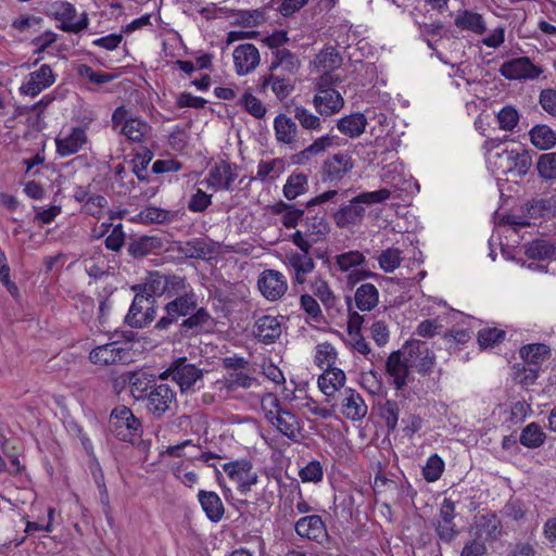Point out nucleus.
I'll return each instance as SVG.
<instances>
[{
    "label": "nucleus",
    "instance_id": "obj_1",
    "mask_svg": "<svg viewBox=\"0 0 556 556\" xmlns=\"http://www.w3.org/2000/svg\"><path fill=\"white\" fill-rule=\"evenodd\" d=\"M164 315L156 321V330H168L178 325L181 338H193L204 332L211 321V315L203 306H199L194 291L178 295L164 306Z\"/></svg>",
    "mask_w": 556,
    "mask_h": 556
},
{
    "label": "nucleus",
    "instance_id": "obj_2",
    "mask_svg": "<svg viewBox=\"0 0 556 556\" xmlns=\"http://www.w3.org/2000/svg\"><path fill=\"white\" fill-rule=\"evenodd\" d=\"M490 168L494 175H511L525 177L532 167L531 152L527 149H504L489 155Z\"/></svg>",
    "mask_w": 556,
    "mask_h": 556
},
{
    "label": "nucleus",
    "instance_id": "obj_3",
    "mask_svg": "<svg viewBox=\"0 0 556 556\" xmlns=\"http://www.w3.org/2000/svg\"><path fill=\"white\" fill-rule=\"evenodd\" d=\"M338 83H341V78L337 74H321L315 80L316 94L313 103L316 111L323 116H331L344 105L343 97L334 89V85Z\"/></svg>",
    "mask_w": 556,
    "mask_h": 556
},
{
    "label": "nucleus",
    "instance_id": "obj_4",
    "mask_svg": "<svg viewBox=\"0 0 556 556\" xmlns=\"http://www.w3.org/2000/svg\"><path fill=\"white\" fill-rule=\"evenodd\" d=\"M336 195H338V190H327L305 202L303 207H296L294 204L280 200L269 206V210L274 215L280 216V222L286 228L291 229L295 228L300 222H304L306 210L311 212L313 206L324 204Z\"/></svg>",
    "mask_w": 556,
    "mask_h": 556
},
{
    "label": "nucleus",
    "instance_id": "obj_5",
    "mask_svg": "<svg viewBox=\"0 0 556 556\" xmlns=\"http://www.w3.org/2000/svg\"><path fill=\"white\" fill-rule=\"evenodd\" d=\"M46 14L60 22L58 26L61 30L66 33L78 34L88 28L89 18L86 12L81 13L77 18V11L68 1L55 0L48 4Z\"/></svg>",
    "mask_w": 556,
    "mask_h": 556
},
{
    "label": "nucleus",
    "instance_id": "obj_6",
    "mask_svg": "<svg viewBox=\"0 0 556 556\" xmlns=\"http://www.w3.org/2000/svg\"><path fill=\"white\" fill-rule=\"evenodd\" d=\"M109 428L117 439L124 442H134L142 432L141 421L125 405H118L111 412Z\"/></svg>",
    "mask_w": 556,
    "mask_h": 556
},
{
    "label": "nucleus",
    "instance_id": "obj_7",
    "mask_svg": "<svg viewBox=\"0 0 556 556\" xmlns=\"http://www.w3.org/2000/svg\"><path fill=\"white\" fill-rule=\"evenodd\" d=\"M291 240L301 252H290L286 255V264L289 268L294 271V281L299 285H303L306 281V277L315 268V262L309 256L312 249L308 241H305L300 232H294L291 236Z\"/></svg>",
    "mask_w": 556,
    "mask_h": 556
},
{
    "label": "nucleus",
    "instance_id": "obj_8",
    "mask_svg": "<svg viewBox=\"0 0 556 556\" xmlns=\"http://www.w3.org/2000/svg\"><path fill=\"white\" fill-rule=\"evenodd\" d=\"M179 386L181 392H187L192 389L198 381L203 378V370L188 362L187 357H179L175 359L170 366L160 375V380H165L167 377Z\"/></svg>",
    "mask_w": 556,
    "mask_h": 556
},
{
    "label": "nucleus",
    "instance_id": "obj_9",
    "mask_svg": "<svg viewBox=\"0 0 556 556\" xmlns=\"http://www.w3.org/2000/svg\"><path fill=\"white\" fill-rule=\"evenodd\" d=\"M93 365L111 366L131 362V350L126 343L113 341L93 348L88 356Z\"/></svg>",
    "mask_w": 556,
    "mask_h": 556
},
{
    "label": "nucleus",
    "instance_id": "obj_10",
    "mask_svg": "<svg viewBox=\"0 0 556 556\" xmlns=\"http://www.w3.org/2000/svg\"><path fill=\"white\" fill-rule=\"evenodd\" d=\"M402 353L406 356L408 366L417 369L421 375H428L435 363V355L425 341L412 340L402 346Z\"/></svg>",
    "mask_w": 556,
    "mask_h": 556
},
{
    "label": "nucleus",
    "instance_id": "obj_11",
    "mask_svg": "<svg viewBox=\"0 0 556 556\" xmlns=\"http://www.w3.org/2000/svg\"><path fill=\"white\" fill-rule=\"evenodd\" d=\"M176 405V392L165 382H154L149 388L147 394V409L156 418H161L164 414Z\"/></svg>",
    "mask_w": 556,
    "mask_h": 556
},
{
    "label": "nucleus",
    "instance_id": "obj_12",
    "mask_svg": "<svg viewBox=\"0 0 556 556\" xmlns=\"http://www.w3.org/2000/svg\"><path fill=\"white\" fill-rule=\"evenodd\" d=\"M354 162L345 152H338L324 160L320 167V179L332 186H338L341 180L353 169Z\"/></svg>",
    "mask_w": 556,
    "mask_h": 556
},
{
    "label": "nucleus",
    "instance_id": "obj_13",
    "mask_svg": "<svg viewBox=\"0 0 556 556\" xmlns=\"http://www.w3.org/2000/svg\"><path fill=\"white\" fill-rule=\"evenodd\" d=\"M336 265L343 273H349L346 276V283L350 287H354L357 282L370 278L377 277L376 273L364 270V269H355L357 266L363 265L366 262L365 255L357 251H349L336 256Z\"/></svg>",
    "mask_w": 556,
    "mask_h": 556
},
{
    "label": "nucleus",
    "instance_id": "obj_14",
    "mask_svg": "<svg viewBox=\"0 0 556 556\" xmlns=\"http://www.w3.org/2000/svg\"><path fill=\"white\" fill-rule=\"evenodd\" d=\"M498 72L509 80H533L543 73V68L528 56H519L504 62Z\"/></svg>",
    "mask_w": 556,
    "mask_h": 556
},
{
    "label": "nucleus",
    "instance_id": "obj_15",
    "mask_svg": "<svg viewBox=\"0 0 556 556\" xmlns=\"http://www.w3.org/2000/svg\"><path fill=\"white\" fill-rule=\"evenodd\" d=\"M223 470L230 480L238 484L242 494L251 491V488L258 481L257 473L253 470V464L248 459H239L223 465Z\"/></svg>",
    "mask_w": 556,
    "mask_h": 556
},
{
    "label": "nucleus",
    "instance_id": "obj_16",
    "mask_svg": "<svg viewBox=\"0 0 556 556\" xmlns=\"http://www.w3.org/2000/svg\"><path fill=\"white\" fill-rule=\"evenodd\" d=\"M454 518L455 504L452 500L444 498L440 507L439 516L431 521V525L438 538L445 543L452 542L458 534Z\"/></svg>",
    "mask_w": 556,
    "mask_h": 556
},
{
    "label": "nucleus",
    "instance_id": "obj_17",
    "mask_svg": "<svg viewBox=\"0 0 556 556\" xmlns=\"http://www.w3.org/2000/svg\"><path fill=\"white\" fill-rule=\"evenodd\" d=\"M257 287L266 300L277 301L287 292L288 282L280 271L275 269H265L258 276Z\"/></svg>",
    "mask_w": 556,
    "mask_h": 556
},
{
    "label": "nucleus",
    "instance_id": "obj_18",
    "mask_svg": "<svg viewBox=\"0 0 556 556\" xmlns=\"http://www.w3.org/2000/svg\"><path fill=\"white\" fill-rule=\"evenodd\" d=\"M295 533L309 541L323 544L329 538L326 525L319 515L300 518L294 525Z\"/></svg>",
    "mask_w": 556,
    "mask_h": 556
},
{
    "label": "nucleus",
    "instance_id": "obj_19",
    "mask_svg": "<svg viewBox=\"0 0 556 556\" xmlns=\"http://www.w3.org/2000/svg\"><path fill=\"white\" fill-rule=\"evenodd\" d=\"M302 226L303 230H296L295 232H300L303 239L309 242L311 247H313L314 243L326 240L330 231V225L324 212H318L314 215H309L308 213Z\"/></svg>",
    "mask_w": 556,
    "mask_h": 556
},
{
    "label": "nucleus",
    "instance_id": "obj_20",
    "mask_svg": "<svg viewBox=\"0 0 556 556\" xmlns=\"http://www.w3.org/2000/svg\"><path fill=\"white\" fill-rule=\"evenodd\" d=\"M54 75L48 64H42L38 71L31 72L28 79L22 84L20 91L22 94L36 97L43 89L54 83Z\"/></svg>",
    "mask_w": 556,
    "mask_h": 556
},
{
    "label": "nucleus",
    "instance_id": "obj_21",
    "mask_svg": "<svg viewBox=\"0 0 556 556\" xmlns=\"http://www.w3.org/2000/svg\"><path fill=\"white\" fill-rule=\"evenodd\" d=\"M386 370L393 379V384L396 390H402L407 384L410 367L406 361V356L402 353V349L393 351L387 362Z\"/></svg>",
    "mask_w": 556,
    "mask_h": 556
},
{
    "label": "nucleus",
    "instance_id": "obj_22",
    "mask_svg": "<svg viewBox=\"0 0 556 556\" xmlns=\"http://www.w3.org/2000/svg\"><path fill=\"white\" fill-rule=\"evenodd\" d=\"M237 177L236 165L227 161H219L210 169L208 182L217 190H229Z\"/></svg>",
    "mask_w": 556,
    "mask_h": 556
},
{
    "label": "nucleus",
    "instance_id": "obj_23",
    "mask_svg": "<svg viewBox=\"0 0 556 556\" xmlns=\"http://www.w3.org/2000/svg\"><path fill=\"white\" fill-rule=\"evenodd\" d=\"M365 215V207L358 195L354 197L348 204L342 205L333 214V220L339 228H345L350 225H357Z\"/></svg>",
    "mask_w": 556,
    "mask_h": 556
},
{
    "label": "nucleus",
    "instance_id": "obj_24",
    "mask_svg": "<svg viewBox=\"0 0 556 556\" xmlns=\"http://www.w3.org/2000/svg\"><path fill=\"white\" fill-rule=\"evenodd\" d=\"M237 74L242 76L253 71L260 63V53L252 43L238 46L233 51Z\"/></svg>",
    "mask_w": 556,
    "mask_h": 556
},
{
    "label": "nucleus",
    "instance_id": "obj_25",
    "mask_svg": "<svg viewBox=\"0 0 556 556\" xmlns=\"http://www.w3.org/2000/svg\"><path fill=\"white\" fill-rule=\"evenodd\" d=\"M87 141L88 137L85 129L74 127L68 135L64 137L59 136L55 139L56 152L61 156H70L80 151Z\"/></svg>",
    "mask_w": 556,
    "mask_h": 556
},
{
    "label": "nucleus",
    "instance_id": "obj_26",
    "mask_svg": "<svg viewBox=\"0 0 556 556\" xmlns=\"http://www.w3.org/2000/svg\"><path fill=\"white\" fill-rule=\"evenodd\" d=\"M253 333L258 341L271 344L281 336V324L275 316L263 315L256 319Z\"/></svg>",
    "mask_w": 556,
    "mask_h": 556
},
{
    "label": "nucleus",
    "instance_id": "obj_27",
    "mask_svg": "<svg viewBox=\"0 0 556 556\" xmlns=\"http://www.w3.org/2000/svg\"><path fill=\"white\" fill-rule=\"evenodd\" d=\"M342 414L345 418L358 421L367 414V405L362 395L353 389L344 390V399L342 400Z\"/></svg>",
    "mask_w": 556,
    "mask_h": 556
},
{
    "label": "nucleus",
    "instance_id": "obj_28",
    "mask_svg": "<svg viewBox=\"0 0 556 556\" xmlns=\"http://www.w3.org/2000/svg\"><path fill=\"white\" fill-rule=\"evenodd\" d=\"M268 422L289 440L293 442L299 441L301 428L300 421L298 417L290 410L285 408L281 413L277 414L271 421Z\"/></svg>",
    "mask_w": 556,
    "mask_h": 556
},
{
    "label": "nucleus",
    "instance_id": "obj_29",
    "mask_svg": "<svg viewBox=\"0 0 556 556\" xmlns=\"http://www.w3.org/2000/svg\"><path fill=\"white\" fill-rule=\"evenodd\" d=\"M345 380L346 377L342 369L337 367L325 368L318 377V387L327 397H330L344 386Z\"/></svg>",
    "mask_w": 556,
    "mask_h": 556
},
{
    "label": "nucleus",
    "instance_id": "obj_30",
    "mask_svg": "<svg viewBox=\"0 0 556 556\" xmlns=\"http://www.w3.org/2000/svg\"><path fill=\"white\" fill-rule=\"evenodd\" d=\"M198 500L208 520L212 522L222 520L225 508L220 497L215 492L201 490Z\"/></svg>",
    "mask_w": 556,
    "mask_h": 556
},
{
    "label": "nucleus",
    "instance_id": "obj_31",
    "mask_svg": "<svg viewBox=\"0 0 556 556\" xmlns=\"http://www.w3.org/2000/svg\"><path fill=\"white\" fill-rule=\"evenodd\" d=\"M529 139L536 149L551 150L556 146V131L546 124H538L529 130Z\"/></svg>",
    "mask_w": 556,
    "mask_h": 556
},
{
    "label": "nucleus",
    "instance_id": "obj_32",
    "mask_svg": "<svg viewBox=\"0 0 556 556\" xmlns=\"http://www.w3.org/2000/svg\"><path fill=\"white\" fill-rule=\"evenodd\" d=\"M342 64V58L333 47H327L316 54L313 65L317 72L323 74H333V71Z\"/></svg>",
    "mask_w": 556,
    "mask_h": 556
},
{
    "label": "nucleus",
    "instance_id": "obj_33",
    "mask_svg": "<svg viewBox=\"0 0 556 556\" xmlns=\"http://www.w3.org/2000/svg\"><path fill=\"white\" fill-rule=\"evenodd\" d=\"M356 307L362 312L372 311L379 303V291L372 283L361 285L354 294Z\"/></svg>",
    "mask_w": 556,
    "mask_h": 556
},
{
    "label": "nucleus",
    "instance_id": "obj_34",
    "mask_svg": "<svg viewBox=\"0 0 556 556\" xmlns=\"http://www.w3.org/2000/svg\"><path fill=\"white\" fill-rule=\"evenodd\" d=\"M274 129L277 141L285 144H292L296 141L298 126L291 117L279 114L274 121Z\"/></svg>",
    "mask_w": 556,
    "mask_h": 556
},
{
    "label": "nucleus",
    "instance_id": "obj_35",
    "mask_svg": "<svg viewBox=\"0 0 556 556\" xmlns=\"http://www.w3.org/2000/svg\"><path fill=\"white\" fill-rule=\"evenodd\" d=\"M134 290H141L149 301L155 296H162L166 292L165 275L160 271H151L146 278L143 285L134 287Z\"/></svg>",
    "mask_w": 556,
    "mask_h": 556
},
{
    "label": "nucleus",
    "instance_id": "obj_36",
    "mask_svg": "<svg viewBox=\"0 0 556 556\" xmlns=\"http://www.w3.org/2000/svg\"><path fill=\"white\" fill-rule=\"evenodd\" d=\"M367 119L362 113H353L340 118L337 127L341 134L351 138L359 137L366 129Z\"/></svg>",
    "mask_w": 556,
    "mask_h": 556
},
{
    "label": "nucleus",
    "instance_id": "obj_37",
    "mask_svg": "<svg viewBox=\"0 0 556 556\" xmlns=\"http://www.w3.org/2000/svg\"><path fill=\"white\" fill-rule=\"evenodd\" d=\"M308 191V177L303 173H292L286 180L282 188L283 197L289 200H295L298 197Z\"/></svg>",
    "mask_w": 556,
    "mask_h": 556
},
{
    "label": "nucleus",
    "instance_id": "obj_38",
    "mask_svg": "<svg viewBox=\"0 0 556 556\" xmlns=\"http://www.w3.org/2000/svg\"><path fill=\"white\" fill-rule=\"evenodd\" d=\"M528 258L539 261H553L556 258V245L545 240H533L525 245Z\"/></svg>",
    "mask_w": 556,
    "mask_h": 556
},
{
    "label": "nucleus",
    "instance_id": "obj_39",
    "mask_svg": "<svg viewBox=\"0 0 556 556\" xmlns=\"http://www.w3.org/2000/svg\"><path fill=\"white\" fill-rule=\"evenodd\" d=\"M138 216L146 224H166L179 219V212L149 206L142 210Z\"/></svg>",
    "mask_w": 556,
    "mask_h": 556
},
{
    "label": "nucleus",
    "instance_id": "obj_40",
    "mask_svg": "<svg viewBox=\"0 0 556 556\" xmlns=\"http://www.w3.org/2000/svg\"><path fill=\"white\" fill-rule=\"evenodd\" d=\"M455 25L460 29L471 30L478 35L486 30L482 15L467 10L456 16Z\"/></svg>",
    "mask_w": 556,
    "mask_h": 556
},
{
    "label": "nucleus",
    "instance_id": "obj_41",
    "mask_svg": "<svg viewBox=\"0 0 556 556\" xmlns=\"http://www.w3.org/2000/svg\"><path fill=\"white\" fill-rule=\"evenodd\" d=\"M270 86L273 92L279 100L288 98L294 90V84L286 77L276 75L274 73L264 77L263 87Z\"/></svg>",
    "mask_w": 556,
    "mask_h": 556
},
{
    "label": "nucleus",
    "instance_id": "obj_42",
    "mask_svg": "<svg viewBox=\"0 0 556 556\" xmlns=\"http://www.w3.org/2000/svg\"><path fill=\"white\" fill-rule=\"evenodd\" d=\"M154 300L149 301L148 298H146L144 294H141L140 292H137L134 301L130 305V308L128 311V314L125 317L126 323L135 328H143L146 327L144 320H139L140 316H142L144 306L143 304H153Z\"/></svg>",
    "mask_w": 556,
    "mask_h": 556
},
{
    "label": "nucleus",
    "instance_id": "obj_43",
    "mask_svg": "<svg viewBox=\"0 0 556 556\" xmlns=\"http://www.w3.org/2000/svg\"><path fill=\"white\" fill-rule=\"evenodd\" d=\"M279 67L285 72L294 74L300 68V60L287 49L276 50L275 60L271 62L269 70L273 72Z\"/></svg>",
    "mask_w": 556,
    "mask_h": 556
},
{
    "label": "nucleus",
    "instance_id": "obj_44",
    "mask_svg": "<svg viewBox=\"0 0 556 556\" xmlns=\"http://www.w3.org/2000/svg\"><path fill=\"white\" fill-rule=\"evenodd\" d=\"M149 130L150 126L144 121L129 117V121H126V124L121 128V134L125 135L130 141L141 142Z\"/></svg>",
    "mask_w": 556,
    "mask_h": 556
},
{
    "label": "nucleus",
    "instance_id": "obj_45",
    "mask_svg": "<svg viewBox=\"0 0 556 556\" xmlns=\"http://www.w3.org/2000/svg\"><path fill=\"white\" fill-rule=\"evenodd\" d=\"M285 168L281 159H273L271 161H261L257 165L256 179L261 181L275 180Z\"/></svg>",
    "mask_w": 556,
    "mask_h": 556
},
{
    "label": "nucleus",
    "instance_id": "obj_46",
    "mask_svg": "<svg viewBox=\"0 0 556 556\" xmlns=\"http://www.w3.org/2000/svg\"><path fill=\"white\" fill-rule=\"evenodd\" d=\"M545 433L542 431L541 427L531 422L523 428L521 431L519 441L522 445L529 448H535L541 446L544 443Z\"/></svg>",
    "mask_w": 556,
    "mask_h": 556
},
{
    "label": "nucleus",
    "instance_id": "obj_47",
    "mask_svg": "<svg viewBox=\"0 0 556 556\" xmlns=\"http://www.w3.org/2000/svg\"><path fill=\"white\" fill-rule=\"evenodd\" d=\"M520 121L518 110L514 105L503 106L496 114V122L501 130L513 131Z\"/></svg>",
    "mask_w": 556,
    "mask_h": 556
},
{
    "label": "nucleus",
    "instance_id": "obj_48",
    "mask_svg": "<svg viewBox=\"0 0 556 556\" xmlns=\"http://www.w3.org/2000/svg\"><path fill=\"white\" fill-rule=\"evenodd\" d=\"M549 354V348L542 343L525 345L520 349V356L526 363L536 365Z\"/></svg>",
    "mask_w": 556,
    "mask_h": 556
},
{
    "label": "nucleus",
    "instance_id": "obj_49",
    "mask_svg": "<svg viewBox=\"0 0 556 556\" xmlns=\"http://www.w3.org/2000/svg\"><path fill=\"white\" fill-rule=\"evenodd\" d=\"M311 290L314 296L318 298L327 308H331L336 305L337 298L328 282L324 279L316 278L311 285Z\"/></svg>",
    "mask_w": 556,
    "mask_h": 556
},
{
    "label": "nucleus",
    "instance_id": "obj_50",
    "mask_svg": "<svg viewBox=\"0 0 556 556\" xmlns=\"http://www.w3.org/2000/svg\"><path fill=\"white\" fill-rule=\"evenodd\" d=\"M402 260V251L397 248H388L378 256L379 266L384 273H393L400 267Z\"/></svg>",
    "mask_w": 556,
    "mask_h": 556
},
{
    "label": "nucleus",
    "instance_id": "obj_51",
    "mask_svg": "<svg viewBox=\"0 0 556 556\" xmlns=\"http://www.w3.org/2000/svg\"><path fill=\"white\" fill-rule=\"evenodd\" d=\"M536 170L545 180L556 179V152L541 154L536 162Z\"/></svg>",
    "mask_w": 556,
    "mask_h": 556
},
{
    "label": "nucleus",
    "instance_id": "obj_52",
    "mask_svg": "<svg viewBox=\"0 0 556 556\" xmlns=\"http://www.w3.org/2000/svg\"><path fill=\"white\" fill-rule=\"evenodd\" d=\"M156 248V239L153 237H140L136 240H132L128 245V253L136 257H144L152 252Z\"/></svg>",
    "mask_w": 556,
    "mask_h": 556
},
{
    "label": "nucleus",
    "instance_id": "obj_53",
    "mask_svg": "<svg viewBox=\"0 0 556 556\" xmlns=\"http://www.w3.org/2000/svg\"><path fill=\"white\" fill-rule=\"evenodd\" d=\"M166 292L168 298H176L178 295L193 291L188 285L186 277L178 275H165Z\"/></svg>",
    "mask_w": 556,
    "mask_h": 556
},
{
    "label": "nucleus",
    "instance_id": "obj_54",
    "mask_svg": "<svg viewBox=\"0 0 556 556\" xmlns=\"http://www.w3.org/2000/svg\"><path fill=\"white\" fill-rule=\"evenodd\" d=\"M480 527L488 540H497L502 534V522L493 513H488L481 517Z\"/></svg>",
    "mask_w": 556,
    "mask_h": 556
},
{
    "label": "nucleus",
    "instance_id": "obj_55",
    "mask_svg": "<svg viewBox=\"0 0 556 556\" xmlns=\"http://www.w3.org/2000/svg\"><path fill=\"white\" fill-rule=\"evenodd\" d=\"M239 104L255 118H263L266 114V106L254 97L251 92L247 91L239 100Z\"/></svg>",
    "mask_w": 556,
    "mask_h": 556
},
{
    "label": "nucleus",
    "instance_id": "obj_56",
    "mask_svg": "<svg viewBox=\"0 0 556 556\" xmlns=\"http://www.w3.org/2000/svg\"><path fill=\"white\" fill-rule=\"evenodd\" d=\"M399 415L400 407L395 401L388 400L380 406V416L384 420L389 431L396 429Z\"/></svg>",
    "mask_w": 556,
    "mask_h": 556
},
{
    "label": "nucleus",
    "instance_id": "obj_57",
    "mask_svg": "<svg viewBox=\"0 0 556 556\" xmlns=\"http://www.w3.org/2000/svg\"><path fill=\"white\" fill-rule=\"evenodd\" d=\"M506 332L497 328H484L478 332V342L481 348H492L505 339Z\"/></svg>",
    "mask_w": 556,
    "mask_h": 556
},
{
    "label": "nucleus",
    "instance_id": "obj_58",
    "mask_svg": "<svg viewBox=\"0 0 556 556\" xmlns=\"http://www.w3.org/2000/svg\"><path fill=\"white\" fill-rule=\"evenodd\" d=\"M261 408L267 421H271L277 414L285 409L281 406L278 396L274 393H266L263 395L261 400Z\"/></svg>",
    "mask_w": 556,
    "mask_h": 556
},
{
    "label": "nucleus",
    "instance_id": "obj_59",
    "mask_svg": "<svg viewBox=\"0 0 556 556\" xmlns=\"http://www.w3.org/2000/svg\"><path fill=\"white\" fill-rule=\"evenodd\" d=\"M294 118L299 121L301 126L308 130L320 128V119L303 106H295L293 110Z\"/></svg>",
    "mask_w": 556,
    "mask_h": 556
},
{
    "label": "nucleus",
    "instance_id": "obj_60",
    "mask_svg": "<svg viewBox=\"0 0 556 556\" xmlns=\"http://www.w3.org/2000/svg\"><path fill=\"white\" fill-rule=\"evenodd\" d=\"M443 469V460L437 454L431 455L422 469L424 478L428 482H434L441 477Z\"/></svg>",
    "mask_w": 556,
    "mask_h": 556
},
{
    "label": "nucleus",
    "instance_id": "obj_61",
    "mask_svg": "<svg viewBox=\"0 0 556 556\" xmlns=\"http://www.w3.org/2000/svg\"><path fill=\"white\" fill-rule=\"evenodd\" d=\"M337 358V352L334 348L329 344H320L318 345L315 362L320 368H330L334 367V362Z\"/></svg>",
    "mask_w": 556,
    "mask_h": 556
},
{
    "label": "nucleus",
    "instance_id": "obj_62",
    "mask_svg": "<svg viewBox=\"0 0 556 556\" xmlns=\"http://www.w3.org/2000/svg\"><path fill=\"white\" fill-rule=\"evenodd\" d=\"M301 308L316 323L323 319V313L316 299L311 294H302L300 298Z\"/></svg>",
    "mask_w": 556,
    "mask_h": 556
},
{
    "label": "nucleus",
    "instance_id": "obj_63",
    "mask_svg": "<svg viewBox=\"0 0 556 556\" xmlns=\"http://www.w3.org/2000/svg\"><path fill=\"white\" fill-rule=\"evenodd\" d=\"M299 476L303 482H319L324 477L323 467L318 460H312L299 471Z\"/></svg>",
    "mask_w": 556,
    "mask_h": 556
},
{
    "label": "nucleus",
    "instance_id": "obj_64",
    "mask_svg": "<svg viewBox=\"0 0 556 556\" xmlns=\"http://www.w3.org/2000/svg\"><path fill=\"white\" fill-rule=\"evenodd\" d=\"M539 103L547 114L556 117V89H543L539 96Z\"/></svg>",
    "mask_w": 556,
    "mask_h": 556
}]
</instances>
